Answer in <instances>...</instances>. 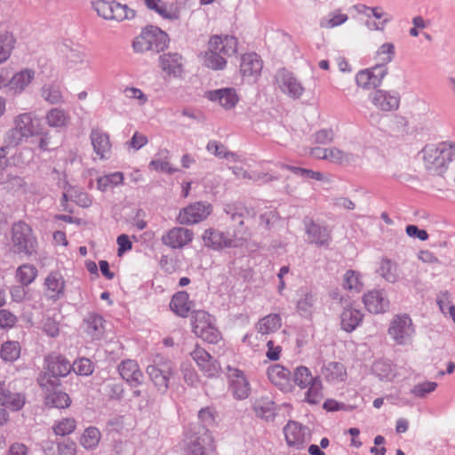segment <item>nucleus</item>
Returning <instances> with one entry per match:
<instances>
[{
  "label": "nucleus",
  "instance_id": "f257e3e1",
  "mask_svg": "<svg viewBox=\"0 0 455 455\" xmlns=\"http://www.w3.org/2000/svg\"><path fill=\"white\" fill-rule=\"evenodd\" d=\"M226 212L230 215L233 222L238 224V228H232L228 232L212 228L205 229L202 235V239L207 248L222 251L243 246L246 242L250 234L247 228L244 227V220L254 216L253 209L240 204H230L227 206Z\"/></svg>",
  "mask_w": 455,
  "mask_h": 455
},
{
  "label": "nucleus",
  "instance_id": "f03ea898",
  "mask_svg": "<svg viewBox=\"0 0 455 455\" xmlns=\"http://www.w3.org/2000/svg\"><path fill=\"white\" fill-rule=\"evenodd\" d=\"M421 155L424 168L430 175L444 177L450 164L455 160V143L443 141L427 145Z\"/></svg>",
  "mask_w": 455,
  "mask_h": 455
},
{
  "label": "nucleus",
  "instance_id": "7ed1b4c3",
  "mask_svg": "<svg viewBox=\"0 0 455 455\" xmlns=\"http://www.w3.org/2000/svg\"><path fill=\"white\" fill-rule=\"evenodd\" d=\"M42 130L39 118L31 113L20 114L14 120V128L8 133V146H17L24 140L41 133Z\"/></svg>",
  "mask_w": 455,
  "mask_h": 455
},
{
  "label": "nucleus",
  "instance_id": "20e7f679",
  "mask_svg": "<svg viewBox=\"0 0 455 455\" xmlns=\"http://www.w3.org/2000/svg\"><path fill=\"white\" fill-rule=\"evenodd\" d=\"M169 43L168 35L157 27L148 26L132 42L134 52L143 53L148 51L162 52Z\"/></svg>",
  "mask_w": 455,
  "mask_h": 455
},
{
  "label": "nucleus",
  "instance_id": "39448f33",
  "mask_svg": "<svg viewBox=\"0 0 455 455\" xmlns=\"http://www.w3.org/2000/svg\"><path fill=\"white\" fill-rule=\"evenodd\" d=\"M194 334L210 344H218L222 335L214 323V317L204 310L194 311L191 317Z\"/></svg>",
  "mask_w": 455,
  "mask_h": 455
},
{
  "label": "nucleus",
  "instance_id": "423d86ee",
  "mask_svg": "<svg viewBox=\"0 0 455 455\" xmlns=\"http://www.w3.org/2000/svg\"><path fill=\"white\" fill-rule=\"evenodd\" d=\"M12 241L13 248L18 253L32 255L36 253L37 240L29 225L20 221L12 226Z\"/></svg>",
  "mask_w": 455,
  "mask_h": 455
},
{
  "label": "nucleus",
  "instance_id": "0eeeda50",
  "mask_svg": "<svg viewBox=\"0 0 455 455\" xmlns=\"http://www.w3.org/2000/svg\"><path fill=\"white\" fill-rule=\"evenodd\" d=\"M147 372L155 385L162 391L168 388L170 377L173 374V364L171 360L156 355L153 364L148 366Z\"/></svg>",
  "mask_w": 455,
  "mask_h": 455
},
{
  "label": "nucleus",
  "instance_id": "6e6552de",
  "mask_svg": "<svg viewBox=\"0 0 455 455\" xmlns=\"http://www.w3.org/2000/svg\"><path fill=\"white\" fill-rule=\"evenodd\" d=\"M212 212V205L207 202H196L181 209L177 220L182 225H194L206 220Z\"/></svg>",
  "mask_w": 455,
  "mask_h": 455
},
{
  "label": "nucleus",
  "instance_id": "1a4fd4ad",
  "mask_svg": "<svg viewBox=\"0 0 455 455\" xmlns=\"http://www.w3.org/2000/svg\"><path fill=\"white\" fill-rule=\"evenodd\" d=\"M216 452L214 438L208 430L198 436H190L184 455H211Z\"/></svg>",
  "mask_w": 455,
  "mask_h": 455
},
{
  "label": "nucleus",
  "instance_id": "9d476101",
  "mask_svg": "<svg viewBox=\"0 0 455 455\" xmlns=\"http://www.w3.org/2000/svg\"><path fill=\"white\" fill-rule=\"evenodd\" d=\"M191 357L203 374L207 378L218 377L221 372L220 363L215 360L204 347L196 346Z\"/></svg>",
  "mask_w": 455,
  "mask_h": 455
},
{
  "label": "nucleus",
  "instance_id": "9b49d317",
  "mask_svg": "<svg viewBox=\"0 0 455 455\" xmlns=\"http://www.w3.org/2000/svg\"><path fill=\"white\" fill-rule=\"evenodd\" d=\"M414 332L412 321L407 315H395L388 329V334L399 345L405 344Z\"/></svg>",
  "mask_w": 455,
  "mask_h": 455
},
{
  "label": "nucleus",
  "instance_id": "f8f14e48",
  "mask_svg": "<svg viewBox=\"0 0 455 455\" xmlns=\"http://www.w3.org/2000/svg\"><path fill=\"white\" fill-rule=\"evenodd\" d=\"M194 239V232L188 228L174 227L165 232L161 241L163 244L172 249H182Z\"/></svg>",
  "mask_w": 455,
  "mask_h": 455
},
{
  "label": "nucleus",
  "instance_id": "ddd939ff",
  "mask_svg": "<svg viewBox=\"0 0 455 455\" xmlns=\"http://www.w3.org/2000/svg\"><path fill=\"white\" fill-rule=\"evenodd\" d=\"M228 379L229 387L237 399H245L250 395V384L243 372L237 368L228 367Z\"/></svg>",
  "mask_w": 455,
  "mask_h": 455
},
{
  "label": "nucleus",
  "instance_id": "4468645a",
  "mask_svg": "<svg viewBox=\"0 0 455 455\" xmlns=\"http://www.w3.org/2000/svg\"><path fill=\"white\" fill-rule=\"evenodd\" d=\"M205 97L226 110L235 108L239 102V96L234 88H222L208 91L205 92Z\"/></svg>",
  "mask_w": 455,
  "mask_h": 455
},
{
  "label": "nucleus",
  "instance_id": "2eb2a0df",
  "mask_svg": "<svg viewBox=\"0 0 455 455\" xmlns=\"http://www.w3.org/2000/svg\"><path fill=\"white\" fill-rule=\"evenodd\" d=\"M276 80L282 92L292 99L300 98L305 92L301 82L290 72L280 71Z\"/></svg>",
  "mask_w": 455,
  "mask_h": 455
},
{
  "label": "nucleus",
  "instance_id": "dca6fc26",
  "mask_svg": "<svg viewBox=\"0 0 455 455\" xmlns=\"http://www.w3.org/2000/svg\"><path fill=\"white\" fill-rule=\"evenodd\" d=\"M26 403L24 393L11 391L5 387L4 382L0 381V405L3 408L16 412L21 411Z\"/></svg>",
  "mask_w": 455,
  "mask_h": 455
},
{
  "label": "nucleus",
  "instance_id": "f3484780",
  "mask_svg": "<svg viewBox=\"0 0 455 455\" xmlns=\"http://www.w3.org/2000/svg\"><path fill=\"white\" fill-rule=\"evenodd\" d=\"M286 443L289 447L302 449L308 441L306 428L296 421H289L283 428Z\"/></svg>",
  "mask_w": 455,
  "mask_h": 455
},
{
  "label": "nucleus",
  "instance_id": "a211bd4d",
  "mask_svg": "<svg viewBox=\"0 0 455 455\" xmlns=\"http://www.w3.org/2000/svg\"><path fill=\"white\" fill-rule=\"evenodd\" d=\"M359 12L366 16L365 24L370 30H383L390 18L381 7L361 5Z\"/></svg>",
  "mask_w": 455,
  "mask_h": 455
},
{
  "label": "nucleus",
  "instance_id": "6ab92c4d",
  "mask_svg": "<svg viewBox=\"0 0 455 455\" xmlns=\"http://www.w3.org/2000/svg\"><path fill=\"white\" fill-rule=\"evenodd\" d=\"M237 40L228 35H214L208 41V46L228 58L237 52Z\"/></svg>",
  "mask_w": 455,
  "mask_h": 455
},
{
  "label": "nucleus",
  "instance_id": "aec40b11",
  "mask_svg": "<svg viewBox=\"0 0 455 455\" xmlns=\"http://www.w3.org/2000/svg\"><path fill=\"white\" fill-rule=\"evenodd\" d=\"M161 69L169 76L180 77L184 73L183 58L179 53H164L159 58Z\"/></svg>",
  "mask_w": 455,
  "mask_h": 455
},
{
  "label": "nucleus",
  "instance_id": "412c9836",
  "mask_svg": "<svg viewBox=\"0 0 455 455\" xmlns=\"http://www.w3.org/2000/svg\"><path fill=\"white\" fill-rule=\"evenodd\" d=\"M262 60L256 53L243 55L240 63V73L244 79L256 80L262 70Z\"/></svg>",
  "mask_w": 455,
  "mask_h": 455
},
{
  "label": "nucleus",
  "instance_id": "4be33fe9",
  "mask_svg": "<svg viewBox=\"0 0 455 455\" xmlns=\"http://www.w3.org/2000/svg\"><path fill=\"white\" fill-rule=\"evenodd\" d=\"M370 99L378 109L385 112L396 110L400 105V98L397 93H391L384 90L373 92Z\"/></svg>",
  "mask_w": 455,
  "mask_h": 455
},
{
  "label": "nucleus",
  "instance_id": "5701e85b",
  "mask_svg": "<svg viewBox=\"0 0 455 455\" xmlns=\"http://www.w3.org/2000/svg\"><path fill=\"white\" fill-rule=\"evenodd\" d=\"M45 363L47 371L55 379L68 376L72 370L70 363L60 354H50L45 358Z\"/></svg>",
  "mask_w": 455,
  "mask_h": 455
},
{
  "label": "nucleus",
  "instance_id": "b1692460",
  "mask_svg": "<svg viewBox=\"0 0 455 455\" xmlns=\"http://www.w3.org/2000/svg\"><path fill=\"white\" fill-rule=\"evenodd\" d=\"M90 138L95 154L100 159L108 158L112 148L109 135L100 129H93Z\"/></svg>",
  "mask_w": 455,
  "mask_h": 455
},
{
  "label": "nucleus",
  "instance_id": "393cba45",
  "mask_svg": "<svg viewBox=\"0 0 455 455\" xmlns=\"http://www.w3.org/2000/svg\"><path fill=\"white\" fill-rule=\"evenodd\" d=\"M66 65L73 73H85L91 68L88 56L78 49H70L66 55Z\"/></svg>",
  "mask_w": 455,
  "mask_h": 455
},
{
  "label": "nucleus",
  "instance_id": "a878e982",
  "mask_svg": "<svg viewBox=\"0 0 455 455\" xmlns=\"http://www.w3.org/2000/svg\"><path fill=\"white\" fill-rule=\"evenodd\" d=\"M121 377L132 387L140 386L143 381V373L133 360H125L118 367Z\"/></svg>",
  "mask_w": 455,
  "mask_h": 455
},
{
  "label": "nucleus",
  "instance_id": "bb28decb",
  "mask_svg": "<svg viewBox=\"0 0 455 455\" xmlns=\"http://www.w3.org/2000/svg\"><path fill=\"white\" fill-rule=\"evenodd\" d=\"M307 234L311 243L316 245H328L331 240V230L327 226L310 221L307 224Z\"/></svg>",
  "mask_w": 455,
  "mask_h": 455
},
{
  "label": "nucleus",
  "instance_id": "cd10ccee",
  "mask_svg": "<svg viewBox=\"0 0 455 455\" xmlns=\"http://www.w3.org/2000/svg\"><path fill=\"white\" fill-rule=\"evenodd\" d=\"M363 301L366 309L374 314L385 312L389 307V301L380 291H371L364 294Z\"/></svg>",
  "mask_w": 455,
  "mask_h": 455
},
{
  "label": "nucleus",
  "instance_id": "c85d7f7f",
  "mask_svg": "<svg viewBox=\"0 0 455 455\" xmlns=\"http://www.w3.org/2000/svg\"><path fill=\"white\" fill-rule=\"evenodd\" d=\"M363 314L356 308L347 307L340 314L341 329L347 332L355 331L363 322Z\"/></svg>",
  "mask_w": 455,
  "mask_h": 455
},
{
  "label": "nucleus",
  "instance_id": "c756f323",
  "mask_svg": "<svg viewBox=\"0 0 455 455\" xmlns=\"http://www.w3.org/2000/svg\"><path fill=\"white\" fill-rule=\"evenodd\" d=\"M193 307V301L189 299V295L187 291L176 292L171 301L170 308L177 315L180 317H188L191 308Z\"/></svg>",
  "mask_w": 455,
  "mask_h": 455
},
{
  "label": "nucleus",
  "instance_id": "7c9ffc66",
  "mask_svg": "<svg viewBox=\"0 0 455 455\" xmlns=\"http://www.w3.org/2000/svg\"><path fill=\"white\" fill-rule=\"evenodd\" d=\"M378 68L375 67L371 69H365L360 71L355 77L356 84L359 87L363 89L375 88L381 83L385 72L380 70L379 73L376 74Z\"/></svg>",
  "mask_w": 455,
  "mask_h": 455
},
{
  "label": "nucleus",
  "instance_id": "2f4dec72",
  "mask_svg": "<svg viewBox=\"0 0 455 455\" xmlns=\"http://www.w3.org/2000/svg\"><path fill=\"white\" fill-rule=\"evenodd\" d=\"M187 0L166 1L159 10L158 15L166 20L174 21L181 17V13L186 9Z\"/></svg>",
  "mask_w": 455,
  "mask_h": 455
},
{
  "label": "nucleus",
  "instance_id": "473e14b6",
  "mask_svg": "<svg viewBox=\"0 0 455 455\" xmlns=\"http://www.w3.org/2000/svg\"><path fill=\"white\" fill-rule=\"evenodd\" d=\"M202 64L212 70H222L227 67V57L212 50L207 45V50L199 56Z\"/></svg>",
  "mask_w": 455,
  "mask_h": 455
},
{
  "label": "nucleus",
  "instance_id": "72a5a7b5",
  "mask_svg": "<svg viewBox=\"0 0 455 455\" xmlns=\"http://www.w3.org/2000/svg\"><path fill=\"white\" fill-rule=\"evenodd\" d=\"M44 285L51 299H57L64 293L65 281L58 272L50 273L44 280Z\"/></svg>",
  "mask_w": 455,
  "mask_h": 455
},
{
  "label": "nucleus",
  "instance_id": "f704fd0d",
  "mask_svg": "<svg viewBox=\"0 0 455 455\" xmlns=\"http://www.w3.org/2000/svg\"><path fill=\"white\" fill-rule=\"evenodd\" d=\"M269 380L280 389H285L289 387L291 371L280 364H274L267 370Z\"/></svg>",
  "mask_w": 455,
  "mask_h": 455
},
{
  "label": "nucleus",
  "instance_id": "c9c22d12",
  "mask_svg": "<svg viewBox=\"0 0 455 455\" xmlns=\"http://www.w3.org/2000/svg\"><path fill=\"white\" fill-rule=\"evenodd\" d=\"M35 77V71L23 69L16 73L9 81L10 89L15 93H20L32 82Z\"/></svg>",
  "mask_w": 455,
  "mask_h": 455
},
{
  "label": "nucleus",
  "instance_id": "e433bc0d",
  "mask_svg": "<svg viewBox=\"0 0 455 455\" xmlns=\"http://www.w3.org/2000/svg\"><path fill=\"white\" fill-rule=\"evenodd\" d=\"M16 44V38L12 32L0 31V64L6 62Z\"/></svg>",
  "mask_w": 455,
  "mask_h": 455
},
{
  "label": "nucleus",
  "instance_id": "4c0bfd02",
  "mask_svg": "<svg viewBox=\"0 0 455 455\" xmlns=\"http://www.w3.org/2000/svg\"><path fill=\"white\" fill-rule=\"evenodd\" d=\"M45 120L50 127L64 128L69 124L71 117L67 111L54 108L47 112Z\"/></svg>",
  "mask_w": 455,
  "mask_h": 455
},
{
  "label": "nucleus",
  "instance_id": "58836bf2",
  "mask_svg": "<svg viewBox=\"0 0 455 455\" xmlns=\"http://www.w3.org/2000/svg\"><path fill=\"white\" fill-rule=\"evenodd\" d=\"M282 326V319L278 314H270L261 318L256 327L259 333L263 335L273 333L278 331Z\"/></svg>",
  "mask_w": 455,
  "mask_h": 455
},
{
  "label": "nucleus",
  "instance_id": "ea45409f",
  "mask_svg": "<svg viewBox=\"0 0 455 455\" xmlns=\"http://www.w3.org/2000/svg\"><path fill=\"white\" fill-rule=\"evenodd\" d=\"M323 374L328 381L339 382L345 380L347 370L343 363L331 362L323 369Z\"/></svg>",
  "mask_w": 455,
  "mask_h": 455
},
{
  "label": "nucleus",
  "instance_id": "a19ab883",
  "mask_svg": "<svg viewBox=\"0 0 455 455\" xmlns=\"http://www.w3.org/2000/svg\"><path fill=\"white\" fill-rule=\"evenodd\" d=\"M84 331L92 339H100L104 332V321L101 316L92 315L84 320Z\"/></svg>",
  "mask_w": 455,
  "mask_h": 455
},
{
  "label": "nucleus",
  "instance_id": "79ce46f5",
  "mask_svg": "<svg viewBox=\"0 0 455 455\" xmlns=\"http://www.w3.org/2000/svg\"><path fill=\"white\" fill-rule=\"evenodd\" d=\"M100 439V430L95 427H89L81 435L79 443L86 450H94L99 445Z\"/></svg>",
  "mask_w": 455,
  "mask_h": 455
},
{
  "label": "nucleus",
  "instance_id": "37998d69",
  "mask_svg": "<svg viewBox=\"0 0 455 455\" xmlns=\"http://www.w3.org/2000/svg\"><path fill=\"white\" fill-rule=\"evenodd\" d=\"M37 273V269L34 265L23 264L17 268L15 278L23 286H28L36 280Z\"/></svg>",
  "mask_w": 455,
  "mask_h": 455
},
{
  "label": "nucleus",
  "instance_id": "c03bdc74",
  "mask_svg": "<svg viewBox=\"0 0 455 455\" xmlns=\"http://www.w3.org/2000/svg\"><path fill=\"white\" fill-rule=\"evenodd\" d=\"M44 404L50 408L66 409L70 406L71 398L65 392H52L45 396Z\"/></svg>",
  "mask_w": 455,
  "mask_h": 455
},
{
  "label": "nucleus",
  "instance_id": "a18cd8bd",
  "mask_svg": "<svg viewBox=\"0 0 455 455\" xmlns=\"http://www.w3.org/2000/svg\"><path fill=\"white\" fill-rule=\"evenodd\" d=\"M110 12H112L111 20L116 21L132 20L136 15L134 10L131 9L126 4H122L116 1H110Z\"/></svg>",
  "mask_w": 455,
  "mask_h": 455
},
{
  "label": "nucleus",
  "instance_id": "49530a36",
  "mask_svg": "<svg viewBox=\"0 0 455 455\" xmlns=\"http://www.w3.org/2000/svg\"><path fill=\"white\" fill-rule=\"evenodd\" d=\"M206 149L219 158H226L230 162H237L239 160L235 153L228 151L225 145L217 140H210L206 146Z\"/></svg>",
  "mask_w": 455,
  "mask_h": 455
},
{
  "label": "nucleus",
  "instance_id": "de8ad7c7",
  "mask_svg": "<svg viewBox=\"0 0 455 455\" xmlns=\"http://www.w3.org/2000/svg\"><path fill=\"white\" fill-rule=\"evenodd\" d=\"M76 425L74 418H62L54 422L52 429L56 435L66 436L75 432Z\"/></svg>",
  "mask_w": 455,
  "mask_h": 455
},
{
  "label": "nucleus",
  "instance_id": "09e8293b",
  "mask_svg": "<svg viewBox=\"0 0 455 455\" xmlns=\"http://www.w3.org/2000/svg\"><path fill=\"white\" fill-rule=\"evenodd\" d=\"M318 377L312 375L310 370L306 366H299L294 370L293 379L295 384L301 389H305L308 385L316 380Z\"/></svg>",
  "mask_w": 455,
  "mask_h": 455
},
{
  "label": "nucleus",
  "instance_id": "8fccbe9b",
  "mask_svg": "<svg viewBox=\"0 0 455 455\" xmlns=\"http://www.w3.org/2000/svg\"><path fill=\"white\" fill-rule=\"evenodd\" d=\"M305 394V400L310 404H317L323 399V384L318 378L312 384L307 386Z\"/></svg>",
  "mask_w": 455,
  "mask_h": 455
},
{
  "label": "nucleus",
  "instance_id": "3c124183",
  "mask_svg": "<svg viewBox=\"0 0 455 455\" xmlns=\"http://www.w3.org/2000/svg\"><path fill=\"white\" fill-rule=\"evenodd\" d=\"M354 159L352 154L345 152L338 148H328L326 160L339 165H347Z\"/></svg>",
  "mask_w": 455,
  "mask_h": 455
},
{
  "label": "nucleus",
  "instance_id": "603ef678",
  "mask_svg": "<svg viewBox=\"0 0 455 455\" xmlns=\"http://www.w3.org/2000/svg\"><path fill=\"white\" fill-rule=\"evenodd\" d=\"M20 355V346L17 341H6L2 345L0 356L5 362H14Z\"/></svg>",
  "mask_w": 455,
  "mask_h": 455
},
{
  "label": "nucleus",
  "instance_id": "864d4df0",
  "mask_svg": "<svg viewBox=\"0 0 455 455\" xmlns=\"http://www.w3.org/2000/svg\"><path fill=\"white\" fill-rule=\"evenodd\" d=\"M124 181V173L116 172L100 177L97 180V187L100 190L105 191L110 188L122 184Z\"/></svg>",
  "mask_w": 455,
  "mask_h": 455
},
{
  "label": "nucleus",
  "instance_id": "5fc2aeb1",
  "mask_svg": "<svg viewBox=\"0 0 455 455\" xmlns=\"http://www.w3.org/2000/svg\"><path fill=\"white\" fill-rule=\"evenodd\" d=\"M380 275L388 282L395 283L398 279V266L388 259H384L380 262Z\"/></svg>",
  "mask_w": 455,
  "mask_h": 455
},
{
  "label": "nucleus",
  "instance_id": "6e6d98bb",
  "mask_svg": "<svg viewBox=\"0 0 455 455\" xmlns=\"http://www.w3.org/2000/svg\"><path fill=\"white\" fill-rule=\"evenodd\" d=\"M343 286L346 290L360 292L363 290V284L358 273L353 270H348L344 275Z\"/></svg>",
  "mask_w": 455,
  "mask_h": 455
},
{
  "label": "nucleus",
  "instance_id": "4d7b16f0",
  "mask_svg": "<svg viewBox=\"0 0 455 455\" xmlns=\"http://www.w3.org/2000/svg\"><path fill=\"white\" fill-rule=\"evenodd\" d=\"M42 97L51 104H58L63 101L60 87L53 84L43 87Z\"/></svg>",
  "mask_w": 455,
  "mask_h": 455
},
{
  "label": "nucleus",
  "instance_id": "13d9d810",
  "mask_svg": "<svg viewBox=\"0 0 455 455\" xmlns=\"http://www.w3.org/2000/svg\"><path fill=\"white\" fill-rule=\"evenodd\" d=\"M395 55V45L391 43L383 44L376 52V59L380 65L392 61Z\"/></svg>",
  "mask_w": 455,
  "mask_h": 455
},
{
  "label": "nucleus",
  "instance_id": "bf43d9fd",
  "mask_svg": "<svg viewBox=\"0 0 455 455\" xmlns=\"http://www.w3.org/2000/svg\"><path fill=\"white\" fill-rule=\"evenodd\" d=\"M72 370L77 375L89 376L93 372L94 367L91 360L87 358H80L75 361V363L72 365Z\"/></svg>",
  "mask_w": 455,
  "mask_h": 455
},
{
  "label": "nucleus",
  "instance_id": "052dcab7",
  "mask_svg": "<svg viewBox=\"0 0 455 455\" xmlns=\"http://www.w3.org/2000/svg\"><path fill=\"white\" fill-rule=\"evenodd\" d=\"M124 94L126 99L136 101L139 106H144L148 100V96L136 87H126L124 90Z\"/></svg>",
  "mask_w": 455,
  "mask_h": 455
},
{
  "label": "nucleus",
  "instance_id": "680f3d73",
  "mask_svg": "<svg viewBox=\"0 0 455 455\" xmlns=\"http://www.w3.org/2000/svg\"><path fill=\"white\" fill-rule=\"evenodd\" d=\"M437 383L434 381H425L415 385L411 393L417 397H424L435 390Z\"/></svg>",
  "mask_w": 455,
  "mask_h": 455
},
{
  "label": "nucleus",
  "instance_id": "e2e57ef3",
  "mask_svg": "<svg viewBox=\"0 0 455 455\" xmlns=\"http://www.w3.org/2000/svg\"><path fill=\"white\" fill-rule=\"evenodd\" d=\"M314 296L310 293H305L298 301L297 308L301 315H307L311 314L314 306Z\"/></svg>",
  "mask_w": 455,
  "mask_h": 455
},
{
  "label": "nucleus",
  "instance_id": "0e129e2a",
  "mask_svg": "<svg viewBox=\"0 0 455 455\" xmlns=\"http://www.w3.org/2000/svg\"><path fill=\"white\" fill-rule=\"evenodd\" d=\"M149 168L156 172H162L167 173H172L175 172V169L172 167L167 156H164V158H157L152 160L149 163Z\"/></svg>",
  "mask_w": 455,
  "mask_h": 455
},
{
  "label": "nucleus",
  "instance_id": "69168bd1",
  "mask_svg": "<svg viewBox=\"0 0 455 455\" xmlns=\"http://www.w3.org/2000/svg\"><path fill=\"white\" fill-rule=\"evenodd\" d=\"M348 17L347 14L337 12L332 13L330 19L323 20L321 21V27L324 28H331L345 23Z\"/></svg>",
  "mask_w": 455,
  "mask_h": 455
},
{
  "label": "nucleus",
  "instance_id": "338daca9",
  "mask_svg": "<svg viewBox=\"0 0 455 455\" xmlns=\"http://www.w3.org/2000/svg\"><path fill=\"white\" fill-rule=\"evenodd\" d=\"M92 5L99 16L105 20H111L112 12H110V1L96 0L93 2Z\"/></svg>",
  "mask_w": 455,
  "mask_h": 455
},
{
  "label": "nucleus",
  "instance_id": "774afa93",
  "mask_svg": "<svg viewBox=\"0 0 455 455\" xmlns=\"http://www.w3.org/2000/svg\"><path fill=\"white\" fill-rule=\"evenodd\" d=\"M58 451L60 455H76V444L70 440H65L58 443Z\"/></svg>",
  "mask_w": 455,
  "mask_h": 455
}]
</instances>
